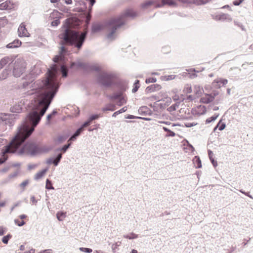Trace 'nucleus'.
Masks as SVG:
<instances>
[{
    "mask_svg": "<svg viewBox=\"0 0 253 253\" xmlns=\"http://www.w3.org/2000/svg\"><path fill=\"white\" fill-rule=\"evenodd\" d=\"M193 162L196 168L199 169L202 167L201 161L198 156H195L193 160Z\"/></svg>",
    "mask_w": 253,
    "mask_h": 253,
    "instance_id": "dca6fc26",
    "label": "nucleus"
},
{
    "mask_svg": "<svg viewBox=\"0 0 253 253\" xmlns=\"http://www.w3.org/2000/svg\"><path fill=\"white\" fill-rule=\"evenodd\" d=\"M80 250L82 252L88 253H90L92 252V249H89V248H80Z\"/></svg>",
    "mask_w": 253,
    "mask_h": 253,
    "instance_id": "58836bf2",
    "label": "nucleus"
},
{
    "mask_svg": "<svg viewBox=\"0 0 253 253\" xmlns=\"http://www.w3.org/2000/svg\"><path fill=\"white\" fill-rule=\"evenodd\" d=\"M61 72L62 74L63 77H67L68 70H67V68L64 65L61 66Z\"/></svg>",
    "mask_w": 253,
    "mask_h": 253,
    "instance_id": "72a5a7b5",
    "label": "nucleus"
},
{
    "mask_svg": "<svg viewBox=\"0 0 253 253\" xmlns=\"http://www.w3.org/2000/svg\"><path fill=\"white\" fill-rule=\"evenodd\" d=\"M61 13L57 10H54L50 15V17L52 18H57L53 21L51 25L52 26H57L60 23L59 19L61 18Z\"/></svg>",
    "mask_w": 253,
    "mask_h": 253,
    "instance_id": "0eeeda50",
    "label": "nucleus"
},
{
    "mask_svg": "<svg viewBox=\"0 0 253 253\" xmlns=\"http://www.w3.org/2000/svg\"><path fill=\"white\" fill-rule=\"evenodd\" d=\"M101 116H101L100 115H94L91 116L89 118V120H90V122H91L94 120L97 119L98 118H99L100 117H101Z\"/></svg>",
    "mask_w": 253,
    "mask_h": 253,
    "instance_id": "ea45409f",
    "label": "nucleus"
},
{
    "mask_svg": "<svg viewBox=\"0 0 253 253\" xmlns=\"http://www.w3.org/2000/svg\"><path fill=\"white\" fill-rule=\"evenodd\" d=\"M150 5H153L155 7H157L158 6V4L156 1L148 0L143 3L142 6L143 8H147Z\"/></svg>",
    "mask_w": 253,
    "mask_h": 253,
    "instance_id": "2eb2a0df",
    "label": "nucleus"
},
{
    "mask_svg": "<svg viewBox=\"0 0 253 253\" xmlns=\"http://www.w3.org/2000/svg\"><path fill=\"white\" fill-rule=\"evenodd\" d=\"M22 153L29 154L31 155H34L37 154L39 149V148L34 144L27 143L25 144L22 150Z\"/></svg>",
    "mask_w": 253,
    "mask_h": 253,
    "instance_id": "39448f33",
    "label": "nucleus"
},
{
    "mask_svg": "<svg viewBox=\"0 0 253 253\" xmlns=\"http://www.w3.org/2000/svg\"><path fill=\"white\" fill-rule=\"evenodd\" d=\"M91 122L89 120H88L87 122H85L81 126V127H83V129L84 127H86L88 126L90 124Z\"/></svg>",
    "mask_w": 253,
    "mask_h": 253,
    "instance_id": "37998d69",
    "label": "nucleus"
},
{
    "mask_svg": "<svg viewBox=\"0 0 253 253\" xmlns=\"http://www.w3.org/2000/svg\"><path fill=\"white\" fill-rule=\"evenodd\" d=\"M175 78V76L173 75H165L161 77L160 79L162 81H167L172 80Z\"/></svg>",
    "mask_w": 253,
    "mask_h": 253,
    "instance_id": "4be33fe9",
    "label": "nucleus"
},
{
    "mask_svg": "<svg viewBox=\"0 0 253 253\" xmlns=\"http://www.w3.org/2000/svg\"><path fill=\"white\" fill-rule=\"evenodd\" d=\"M62 158V154H59L56 158L54 159L52 162L51 160H50V161L48 162L49 163H52L55 166H57L59 162H60L61 159Z\"/></svg>",
    "mask_w": 253,
    "mask_h": 253,
    "instance_id": "5701e85b",
    "label": "nucleus"
},
{
    "mask_svg": "<svg viewBox=\"0 0 253 253\" xmlns=\"http://www.w3.org/2000/svg\"><path fill=\"white\" fill-rule=\"evenodd\" d=\"M22 42L19 40H15L13 42L7 44L6 47L8 48H13L18 47L21 46Z\"/></svg>",
    "mask_w": 253,
    "mask_h": 253,
    "instance_id": "ddd939ff",
    "label": "nucleus"
},
{
    "mask_svg": "<svg viewBox=\"0 0 253 253\" xmlns=\"http://www.w3.org/2000/svg\"><path fill=\"white\" fill-rule=\"evenodd\" d=\"M139 81L136 80L133 84V87L132 90V92L134 93L136 92L138 88H139Z\"/></svg>",
    "mask_w": 253,
    "mask_h": 253,
    "instance_id": "c756f323",
    "label": "nucleus"
},
{
    "mask_svg": "<svg viewBox=\"0 0 253 253\" xmlns=\"http://www.w3.org/2000/svg\"><path fill=\"white\" fill-rule=\"evenodd\" d=\"M227 82L228 81L226 79H217L212 82V85L215 88H219L221 86L226 84L227 83Z\"/></svg>",
    "mask_w": 253,
    "mask_h": 253,
    "instance_id": "9b49d317",
    "label": "nucleus"
},
{
    "mask_svg": "<svg viewBox=\"0 0 253 253\" xmlns=\"http://www.w3.org/2000/svg\"><path fill=\"white\" fill-rule=\"evenodd\" d=\"M130 253H137V251L136 250H132Z\"/></svg>",
    "mask_w": 253,
    "mask_h": 253,
    "instance_id": "5fc2aeb1",
    "label": "nucleus"
},
{
    "mask_svg": "<svg viewBox=\"0 0 253 253\" xmlns=\"http://www.w3.org/2000/svg\"><path fill=\"white\" fill-rule=\"evenodd\" d=\"M136 15V13L132 9L126 10L119 17L112 19L109 23L110 27L112 29L111 34L115 33L118 28L125 23L126 17H133Z\"/></svg>",
    "mask_w": 253,
    "mask_h": 253,
    "instance_id": "7ed1b4c3",
    "label": "nucleus"
},
{
    "mask_svg": "<svg viewBox=\"0 0 253 253\" xmlns=\"http://www.w3.org/2000/svg\"><path fill=\"white\" fill-rule=\"evenodd\" d=\"M111 98L114 100L118 99L117 104L119 106H122L126 102V97L123 96L121 92L112 95Z\"/></svg>",
    "mask_w": 253,
    "mask_h": 253,
    "instance_id": "6e6552de",
    "label": "nucleus"
},
{
    "mask_svg": "<svg viewBox=\"0 0 253 253\" xmlns=\"http://www.w3.org/2000/svg\"><path fill=\"white\" fill-rule=\"evenodd\" d=\"M165 130H166V128H165V127H163Z\"/></svg>",
    "mask_w": 253,
    "mask_h": 253,
    "instance_id": "338daca9",
    "label": "nucleus"
},
{
    "mask_svg": "<svg viewBox=\"0 0 253 253\" xmlns=\"http://www.w3.org/2000/svg\"><path fill=\"white\" fill-rule=\"evenodd\" d=\"M26 64L24 62H15L13 71V75L16 77H20L25 71Z\"/></svg>",
    "mask_w": 253,
    "mask_h": 253,
    "instance_id": "20e7f679",
    "label": "nucleus"
},
{
    "mask_svg": "<svg viewBox=\"0 0 253 253\" xmlns=\"http://www.w3.org/2000/svg\"><path fill=\"white\" fill-rule=\"evenodd\" d=\"M11 8L10 3L6 1L0 4V9H6Z\"/></svg>",
    "mask_w": 253,
    "mask_h": 253,
    "instance_id": "412c9836",
    "label": "nucleus"
},
{
    "mask_svg": "<svg viewBox=\"0 0 253 253\" xmlns=\"http://www.w3.org/2000/svg\"><path fill=\"white\" fill-rule=\"evenodd\" d=\"M56 113V112L55 111H53V112L50 114H49L47 117V119L48 120V122L50 121V120L51 119V118H52V117L53 116V115H54V114H55Z\"/></svg>",
    "mask_w": 253,
    "mask_h": 253,
    "instance_id": "a18cd8bd",
    "label": "nucleus"
},
{
    "mask_svg": "<svg viewBox=\"0 0 253 253\" xmlns=\"http://www.w3.org/2000/svg\"><path fill=\"white\" fill-rule=\"evenodd\" d=\"M30 201L33 204H36L37 203V201L34 196H32L30 198Z\"/></svg>",
    "mask_w": 253,
    "mask_h": 253,
    "instance_id": "49530a36",
    "label": "nucleus"
},
{
    "mask_svg": "<svg viewBox=\"0 0 253 253\" xmlns=\"http://www.w3.org/2000/svg\"><path fill=\"white\" fill-rule=\"evenodd\" d=\"M157 84H152V85H151L149 86H148L147 88H146V91L147 92H152L155 90H156V88H157Z\"/></svg>",
    "mask_w": 253,
    "mask_h": 253,
    "instance_id": "cd10ccee",
    "label": "nucleus"
},
{
    "mask_svg": "<svg viewBox=\"0 0 253 253\" xmlns=\"http://www.w3.org/2000/svg\"><path fill=\"white\" fill-rule=\"evenodd\" d=\"M27 216L25 214H22L19 216V219H15L14 220L15 223L19 226H22L25 224L23 219L26 218Z\"/></svg>",
    "mask_w": 253,
    "mask_h": 253,
    "instance_id": "4468645a",
    "label": "nucleus"
},
{
    "mask_svg": "<svg viewBox=\"0 0 253 253\" xmlns=\"http://www.w3.org/2000/svg\"><path fill=\"white\" fill-rule=\"evenodd\" d=\"M3 139L0 138V145L2 143Z\"/></svg>",
    "mask_w": 253,
    "mask_h": 253,
    "instance_id": "13d9d810",
    "label": "nucleus"
},
{
    "mask_svg": "<svg viewBox=\"0 0 253 253\" xmlns=\"http://www.w3.org/2000/svg\"><path fill=\"white\" fill-rule=\"evenodd\" d=\"M21 108L19 105L13 106L11 108V112L14 113H20L21 111Z\"/></svg>",
    "mask_w": 253,
    "mask_h": 253,
    "instance_id": "c85d7f7f",
    "label": "nucleus"
},
{
    "mask_svg": "<svg viewBox=\"0 0 253 253\" xmlns=\"http://www.w3.org/2000/svg\"><path fill=\"white\" fill-rule=\"evenodd\" d=\"M6 229L3 227L0 226V236H2L4 234Z\"/></svg>",
    "mask_w": 253,
    "mask_h": 253,
    "instance_id": "c03bdc74",
    "label": "nucleus"
},
{
    "mask_svg": "<svg viewBox=\"0 0 253 253\" xmlns=\"http://www.w3.org/2000/svg\"><path fill=\"white\" fill-rule=\"evenodd\" d=\"M9 61V58L8 57H5L2 58L0 60V69L2 68L4 66H5Z\"/></svg>",
    "mask_w": 253,
    "mask_h": 253,
    "instance_id": "a211bd4d",
    "label": "nucleus"
},
{
    "mask_svg": "<svg viewBox=\"0 0 253 253\" xmlns=\"http://www.w3.org/2000/svg\"><path fill=\"white\" fill-rule=\"evenodd\" d=\"M126 109H125V108H123L122 109H120V110L118 111V114L122 113L123 112H125Z\"/></svg>",
    "mask_w": 253,
    "mask_h": 253,
    "instance_id": "8fccbe9b",
    "label": "nucleus"
},
{
    "mask_svg": "<svg viewBox=\"0 0 253 253\" xmlns=\"http://www.w3.org/2000/svg\"><path fill=\"white\" fill-rule=\"evenodd\" d=\"M7 71H3L1 74L2 77H0V79L3 80L7 78Z\"/></svg>",
    "mask_w": 253,
    "mask_h": 253,
    "instance_id": "79ce46f5",
    "label": "nucleus"
},
{
    "mask_svg": "<svg viewBox=\"0 0 253 253\" xmlns=\"http://www.w3.org/2000/svg\"><path fill=\"white\" fill-rule=\"evenodd\" d=\"M56 216L58 220L63 221L66 216V212L59 211L56 214Z\"/></svg>",
    "mask_w": 253,
    "mask_h": 253,
    "instance_id": "aec40b11",
    "label": "nucleus"
},
{
    "mask_svg": "<svg viewBox=\"0 0 253 253\" xmlns=\"http://www.w3.org/2000/svg\"><path fill=\"white\" fill-rule=\"evenodd\" d=\"M1 120L2 121H3V120L0 118V121Z\"/></svg>",
    "mask_w": 253,
    "mask_h": 253,
    "instance_id": "0e129e2a",
    "label": "nucleus"
},
{
    "mask_svg": "<svg viewBox=\"0 0 253 253\" xmlns=\"http://www.w3.org/2000/svg\"><path fill=\"white\" fill-rule=\"evenodd\" d=\"M218 115H214L210 118H208L206 121V123L209 124V123L211 122L212 121L215 120L217 119V118L218 117Z\"/></svg>",
    "mask_w": 253,
    "mask_h": 253,
    "instance_id": "c9c22d12",
    "label": "nucleus"
},
{
    "mask_svg": "<svg viewBox=\"0 0 253 253\" xmlns=\"http://www.w3.org/2000/svg\"><path fill=\"white\" fill-rule=\"evenodd\" d=\"M176 107H177V105L176 104H173L168 108V110L169 112H172L176 109Z\"/></svg>",
    "mask_w": 253,
    "mask_h": 253,
    "instance_id": "a19ab883",
    "label": "nucleus"
},
{
    "mask_svg": "<svg viewBox=\"0 0 253 253\" xmlns=\"http://www.w3.org/2000/svg\"><path fill=\"white\" fill-rule=\"evenodd\" d=\"M58 87L56 70L53 68L48 71L45 79L42 82L40 90L35 97V102L38 103L36 109L39 110L40 107H42L40 114L37 111H33L29 114L26 121L18 128L15 137L8 145L2 148V156L0 158V164L7 159L9 154L14 153L24 140L32 134L41 117L48 109Z\"/></svg>",
    "mask_w": 253,
    "mask_h": 253,
    "instance_id": "f257e3e1",
    "label": "nucleus"
},
{
    "mask_svg": "<svg viewBox=\"0 0 253 253\" xmlns=\"http://www.w3.org/2000/svg\"><path fill=\"white\" fill-rule=\"evenodd\" d=\"M86 34V31L80 34L79 32L67 28L64 33L61 35V38L64 40L65 43L74 45L77 48H80L84 42Z\"/></svg>",
    "mask_w": 253,
    "mask_h": 253,
    "instance_id": "f03ea898",
    "label": "nucleus"
},
{
    "mask_svg": "<svg viewBox=\"0 0 253 253\" xmlns=\"http://www.w3.org/2000/svg\"><path fill=\"white\" fill-rule=\"evenodd\" d=\"M218 94V93H213V95L209 94H205L200 99V102L203 103L208 104L212 102L215 96Z\"/></svg>",
    "mask_w": 253,
    "mask_h": 253,
    "instance_id": "1a4fd4ad",
    "label": "nucleus"
},
{
    "mask_svg": "<svg viewBox=\"0 0 253 253\" xmlns=\"http://www.w3.org/2000/svg\"><path fill=\"white\" fill-rule=\"evenodd\" d=\"M250 48L253 49V44L250 45Z\"/></svg>",
    "mask_w": 253,
    "mask_h": 253,
    "instance_id": "052dcab7",
    "label": "nucleus"
},
{
    "mask_svg": "<svg viewBox=\"0 0 253 253\" xmlns=\"http://www.w3.org/2000/svg\"><path fill=\"white\" fill-rule=\"evenodd\" d=\"M47 171V169H44L38 173H37L35 176V179L36 180L41 178Z\"/></svg>",
    "mask_w": 253,
    "mask_h": 253,
    "instance_id": "6ab92c4d",
    "label": "nucleus"
},
{
    "mask_svg": "<svg viewBox=\"0 0 253 253\" xmlns=\"http://www.w3.org/2000/svg\"><path fill=\"white\" fill-rule=\"evenodd\" d=\"M83 127H80V128H79L77 131L76 132H75V133L72 136V137L70 138V140H74V139H76V137L79 135L80 134V133H81V132H82L83 131Z\"/></svg>",
    "mask_w": 253,
    "mask_h": 253,
    "instance_id": "bb28decb",
    "label": "nucleus"
},
{
    "mask_svg": "<svg viewBox=\"0 0 253 253\" xmlns=\"http://www.w3.org/2000/svg\"><path fill=\"white\" fill-rule=\"evenodd\" d=\"M157 81L156 78L153 77H150L146 80V83H155Z\"/></svg>",
    "mask_w": 253,
    "mask_h": 253,
    "instance_id": "4c0bfd02",
    "label": "nucleus"
},
{
    "mask_svg": "<svg viewBox=\"0 0 253 253\" xmlns=\"http://www.w3.org/2000/svg\"><path fill=\"white\" fill-rule=\"evenodd\" d=\"M115 106L113 105H109V106L108 107H106L105 108H104L102 109V111H114L115 110Z\"/></svg>",
    "mask_w": 253,
    "mask_h": 253,
    "instance_id": "e433bc0d",
    "label": "nucleus"
},
{
    "mask_svg": "<svg viewBox=\"0 0 253 253\" xmlns=\"http://www.w3.org/2000/svg\"><path fill=\"white\" fill-rule=\"evenodd\" d=\"M79 65L80 67H82V66H83V65L82 64H80V65Z\"/></svg>",
    "mask_w": 253,
    "mask_h": 253,
    "instance_id": "e2e57ef3",
    "label": "nucleus"
},
{
    "mask_svg": "<svg viewBox=\"0 0 253 253\" xmlns=\"http://www.w3.org/2000/svg\"><path fill=\"white\" fill-rule=\"evenodd\" d=\"M18 35L20 37L30 36L29 33L28 32L27 30L25 27L24 24L22 23L18 28Z\"/></svg>",
    "mask_w": 253,
    "mask_h": 253,
    "instance_id": "9d476101",
    "label": "nucleus"
},
{
    "mask_svg": "<svg viewBox=\"0 0 253 253\" xmlns=\"http://www.w3.org/2000/svg\"><path fill=\"white\" fill-rule=\"evenodd\" d=\"M59 1V0H50L51 2H52V3L57 2Z\"/></svg>",
    "mask_w": 253,
    "mask_h": 253,
    "instance_id": "864d4df0",
    "label": "nucleus"
},
{
    "mask_svg": "<svg viewBox=\"0 0 253 253\" xmlns=\"http://www.w3.org/2000/svg\"><path fill=\"white\" fill-rule=\"evenodd\" d=\"M6 202L5 201H2L0 202V207H3L5 206Z\"/></svg>",
    "mask_w": 253,
    "mask_h": 253,
    "instance_id": "09e8293b",
    "label": "nucleus"
},
{
    "mask_svg": "<svg viewBox=\"0 0 253 253\" xmlns=\"http://www.w3.org/2000/svg\"><path fill=\"white\" fill-rule=\"evenodd\" d=\"M30 181L27 179L23 181L20 185L19 186L22 190H25V187L29 184Z\"/></svg>",
    "mask_w": 253,
    "mask_h": 253,
    "instance_id": "7c9ffc66",
    "label": "nucleus"
},
{
    "mask_svg": "<svg viewBox=\"0 0 253 253\" xmlns=\"http://www.w3.org/2000/svg\"><path fill=\"white\" fill-rule=\"evenodd\" d=\"M69 145L70 144H69L68 145H66L65 146H64L62 148V150L65 152L67 149H68V148L69 147Z\"/></svg>",
    "mask_w": 253,
    "mask_h": 253,
    "instance_id": "de8ad7c7",
    "label": "nucleus"
},
{
    "mask_svg": "<svg viewBox=\"0 0 253 253\" xmlns=\"http://www.w3.org/2000/svg\"><path fill=\"white\" fill-rule=\"evenodd\" d=\"M124 237L126 239H133L137 238L138 237V235H136L133 233H131L128 234L124 235Z\"/></svg>",
    "mask_w": 253,
    "mask_h": 253,
    "instance_id": "a878e982",
    "label": "nucleus"
},
{
    "mask_svg": "<svg viewBox=\"0 0 253 253\" xmlns=\"http://www.w3.org/2000/svg\"><path fill=\"white\" fill-rule=\"evenodd\" d=\"M3 0H0V2L2 1H3Z\"/></svg>",
    "mask_w": 253,
    "mask_h": 253,
    "instance_id": "774afa93",
    "label": "nucleus"
},
{
    "mask_svg": "<svg viewBox=\"0 0 253 253\" xmlns=\"http://www.w3.org/2000/svg\"><path fill=\"white\" fill-rule=\"evenodd\" d=\"M94 2H95V0H90V3H91V4L92 5L94 4Z\"/></svg>",
    "mask_w": 253,
    "mask_h": 253,
    "instance_id": "6e6d98bb",
    "label": "nucleus"
},
{
    "mask_svg": "<svg viewBox=\"0 0 253 253\" xmlns=\"http://www.w3.org/2000/svg\"><path fill=\"white\" fill-rule=\"evenodd\" d=\"M65 3L68 4H71L72 3V0H65Z\"/></svg>",
    "mask_w": 253,
    "mask_h": 253,
    "instance_id": "603ef678",
    "label": "nucleus"
},
{
    "mask_svg": "<svg viewBox=\"0 0 253 253\" xmlns=\"http://www.w3.org/2000/svg\"><path fill=\"white\" fill-rule=\"evenodd\" d=\"M192 91V89L191 85L190 84H186L185 86L183 91L185 94H187L191 93Z\"/></svg>",
    "mask_w": 253,
    "mask_h": 253,
    "instance_id": "b1692460",
    "label": "nucleus"
},
{
    "mask_svg": "<svg viewBox=\"0 0 253 253\" xmlns=\"http://www.w3.org/2000/svg\"><path fill=\"white\" fill-rule=\"evenodd\" d=\"M70 20H71L70 19H67V20H66V23H69L70 22Z\"/></svg>",
    "mask_w": 253,
    "mask_h": 253,
    "instance_id": "bf43d9fd",
    "label": "nucleus"
},
{
    "mask_svg": "<svg viewBox=\"0 0 253 253\" xmlns=\"http://www.w3.org/2000/svg\"><path fill=\"white\" fill-rule=\"evenodd\" d=\"M113 81V77L109 74H103L98 78L99 83L105 86H110Z\"/></svg>",
    "mask_w": 253,
    "mask_h": 253,
    "instance_id": "423d86ee",
    "label": "nucleus"
},
{
    "mask_svg": "<svg viewBox=\"0 0 253 253\" xmlns=\"http://www.w3.org/2000/svg\"><path fill=\"white\" fill-rule=\"evenodd\" d=\"M11 237L12 236L10 234H8L2 238V241L4 244H7L9 240L11 239Z\"/></svg>",
    "mask_w": 253,
    "mask_h": 253,
    "instance_id": "473e14b6",
    "label": "nucleus"
},
{
    "mask_svg": "<svg viewBox=\"0 0 253 253\" xmlns=\"http://www.w3.org/2000/svg\"><path fill=\"white\" fill-rule=\"evenodd\" d=\"M54 62H56V60L55 59H54Z\"/></svg>",
    "mask_w": 253,
    "mask_h": 253,
    "instance_id": "69168bd1",
    "label": "nucleus"
},
{
    "mask_svg": "<svg viewBox=\"0 0 253 253\" xmlns=\"http://www.w3.org/2000/svg\"><path fill=\"white\" fill-rule=\"evenodd\" d=\"M241 2H242V0H240L239 2H237V1H235L233 3L235 5H238L241 3Z\"/></svg>",
    "mask_w": 253,
    "mask_h": 253,
    "instance_id": "3c124183",
    "label": "nucleus"
},
{
    "mask_svg": "<svg viewBox=\"0 0 253 253\" xmlns=\"http://www.w3.org/2000/svg\"><path fill=\"white\" fill-rule=\"evenodd\" d=\"M117 114H118V112L117 111L113 114V116L115 117Z\"/></svg>",
    "mask_w": 253,
    "mask_h": 253,
    "instance_id": "4d7b16f0",
    "label": "nucleus"
},
{
    "mask_svg": "<svg viewBox=\"0 0 253 253\" xmlns=\"http://www.w3.org/2000/svg\"><path fill=\"white\" fill-rule=\"evenodd\" d=\"M45 187L47 189H54L51 182L49 179H46Z\"/></svg>",
    "mask_w": 253,
    "mask_h": 253,
    "instance_id": "f704fd0d",
    "label": "nucleus"
},
{
    "mask_svg": "<svg viewBox=\"0 0 253 253\" xmlns=\"http://www.w3.org/2000/svg\"><path fill=\"white\" fill-rule=\"evenodd\" d=\"M210 1H211V0H194V3L197 5L204 4Z\"/></svg>",
    "mask_w": 253,
    "mask_h": 253,
    "instance_id": "2f4dec72",
    "label": "nucleus"
},
{
    "mask_svg": "<svg viewBox=\"0 0 253 253\" xmlns=\"http://www.w3.org/2000/svg\"><path fill=\"white\" fill-rule=\"evenodd\" d=\"M34 253V251L33 250H31L29 253Z\"/></svg>",
    "mask_w": 253,
    "mask_h": 253,
    "instance_id": "680f3d73",
    "label": "nucleus"
},
{
    "mask_svg": "<svg viewBox=\"0 0 253 253\" xmlns=\"http://www.w3.org/2000/svg\"><path fill=\"white\" fill-rule=\"evenodd\" d=\"M217 127H218L219 130H222L225 127V124L223 123H221V121H220L217 126L214 127V131H215Z\"/></svg>",
    "mask_w": 253,
    "mask_h": 253,
    "instance_id": "393cba45",
    "label": "nucleus"
},
{
    "mask_svg": "<svg viewBox=\"0 0 253 253\" xmlns=\"http://www.w3.org/2000/svg\"><path fill=\"white\" fill-rule=\"evenodd\" d=\"M194 91L195 93V96L189 95L187 97L188 99L193 100L195 97L199 96L202 93L203 90V88H201L199 86H195L194 88Z\"/></svg>",
    "mask_w": 253,
    "mask_h": 253,
    "instance_id": "f8f14e48",
    "label": "nucleus"
},
{
    "mask_svg": "<svg viewBox=\"0 0 253 253\" xmlns=\"http://www.w3.org/2000/svg\"><path fill=\"white\" fill-rule=\"evenodd\" d=\"M175 5V2L174 0H162L161 4L162 6L169 5V6H174Z\"/></svg>",
    "mask_w": 253,
    "mask_h": 253,
    "instance_id": "f3484780",
    "label": "nucleus"
}]
</instances>
